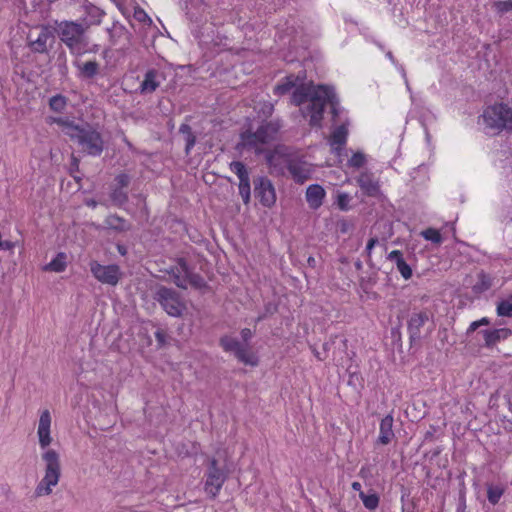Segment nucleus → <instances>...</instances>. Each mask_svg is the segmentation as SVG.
Instances as JSON below:
<instances>
[{
    "mask_svg": "<svg viewBox=\"0 0 512 512\" xmlns=\"http://www.w3.org/2000/svg\"><path fill=\"white\" fill-rule=\"evenodd\" d=\"M72 166L75 168V169H78V166H79V160L76 158V157H72Z\"/></svg>",
    "mask_w": 512,
    "mask_h": 512,
    "instance_id": "4d7b16f0",
    "label": "nucleus"
},
{
    "mask_svg": "<svg viewBox=\"0 0 512 512\" xmlns=\"http://www.w3.org/2000/svg\"><path fill=\"white\" fill-rule=\"evenodd\" d=\"M480 327L478 321H474L470 324L468 330H467V334L469 333H472L474 331H476L478 328Z\"/></svg>",
    "mask_w": 512,
    "mask_h": 512,
    "instance_id": "864d4df0",
    "label": "nucleus"
},
{
    "mask_svg": "<svg viewBox=\"0 0 512 512\" xmlns=\"http://www.w3.org/2000/svg\"><path fill=\"white\" fill-rule=\"evenodd\" d=\"M351 486H352L353 490L362 492L361 491V484L359 482H353Z\"/></svg>",
    "mask_w": 512,
    "mask_h": 512,
    "instance_id": "5fc2aeb1",
    "label": "nucleus"
},
{
    "mask_svg": "<svg viewBox=\"0 0 512 512\" xmlns=\"http://www.w3.org/2000/svg\"><path fill=\"white\" fill-rule=\"evenodd\" d=\"M15 244L11 241H2L1 249L3 250H11L13 249Z\"/></svg>",
    "mask_w": 512,
    "mask_h": 512,
    "instance_id": "603ef678",
    "label": "nucleus"
},
{
    "mask_svg": "<svg viewBox=\"0 0 512 512\" xmlns=\"http://www.w3.org/2000/svg\"><path fill=\"white\" fill-rule=\"evenodd\" d=\"M155 337H156V340L159 344L160 347L164 346L166 344V333L164 330L162 329H158L156 332H155Z\"/></svg>",
    "mask_w": 512,
    "mask_h": 512,
    "instance_id": "de8ad7c7",
    "label": "nucleus"
},
{
    "mask_svg": "<svg viewBox=\"0 0 512 512\" xmlns=\"http://www.w3.org/2000/svg\"><path fill=\"white\" fill-rule=\"evenodd\" d=\"M420 234L427 241H431L432 243L435 244L442 243V236L440 232L434 228H428L426 230H423Z\"/></svg>",
    "mask_w": 512,
    "mask_h": 512,
    "instance_id": "c756f323",
    "label": "nucleus"
},
{
    "mask_svg": "<svg viewBox=\"0 0 512 512\" xmlns=\"http://www.w3.org/2000/svg\"><path fill=\"white\" fill-rule=\"evenodd\" d=\"M494 8L499 14H504V13L512 10V0L495 2Z\"/></svg>",
    "mask_w": 512,
    "mask_h": 512,
    "instance_id": "ea45409f",
    "label": "nucleus"
},
{
    "mask_svg": "<svg viewBox=\"0 0 512 512\" xmlns=\"http://www.w3.org/2000/svg\"><path fill=\"white\" fill-rule=\"evenodd\" d=\"M511 222H512V217H511Z\"/></svg>",
    "mask_w": 512,
    "mask_h": 512,
    "instance_id": "0e129e2a",
    "label": "nucleus"
},
{
    "mask_svg": "<svg viewBox=\"0 0 512 512\" xmlns=\"http://www.w3.org/2000/svg\"><path fill=\"white\" fill-rule=\"evenodd\" d=\"M296 86V81L293 76L286 77L281 83L275 86L274 92L277 95H284Z\"/></svg>",
    "mask_w": 512,
    "mask_h": 512,
    "instance_id": "c85d7f7f",
    "label": "nucleus"
},
{
    "mask_svg": "<svg viewBox=\"0 0 512 512\" xmlns=\"http://www.w3.org/2000/svg\"><path fill=\"white\" fill-rule=\"evenodd\" d=\"M348 130L344 125L337 127L330 138L331 147L339 153L341 147L346 143Z\"/></svg>",
    "mask_w": 512,
    "mask_h": 512,
    "instance_id": "b1692460",
    "label": "nucleus"
},
{
    "mask_svg": "<svg viewBox=\"0 0 512 512\" xmlns=\"http://www.w3.org/2000/svg\"><path fill=\"white\" fill-rule=\"evenodd\" d=\"M110 42L112 45H119L122 49H126L131 44V33L121 24L114 23L108 29Z\"/></svg>",
    "mask_w": 512,
    "mask_h": 512,
    "instance_id": "ddd939ff",
    "label": "nucleus"
},
{
    "mask_svg": "<svg viewBox=\"0 0 512 512\" xmlns=\"http://www.w3.org/2000/svg\"><path fill=\"white\" fill-rule=\"evenodd\" d=\"M66 268V255L64 253H59L57 256L48 263L44 270L53 271V272H62Z\"/></svg>",
    "mask_w": 512,
    "mask_h": 512,
    "instance_id": "cd10ccee",
    "label": "nucleus"
},
{
    "mask_svg": "<svg viewBox=\"0 0 512 512\" xmlns=\"http://www.w3.org/2000/svg\"><path fill=\"white\" fill-rule=\"evenodd\" d=\"M230 169L234 172L239 178V194L245 204L250 202L251 197V189H250V179L249 173L246 166L240 161H233L230 164Z\"/></svg>",
    "mask_w": 512,
    "mask_h": 512,
    "instance_id": "f8f14e48",
    "label": "nucleus"
},
{
    "mask_svg": "<svg viewBox=\"0 0 512 512\" xmlns=\"http://www.w3.org/2000/svg\"><path fill=\"white\" fill-rule=\"evenodd\" d=\"M190 269L184 259H179L177 264L170 268L168 271L171 275L173 282L179 287L187 288V275Z\"/></svg>",
    "mask_w": 512,
    "mask_h": 512,
    "instance_id": "2eb2a0df",
    "label": "nucleus"
},
{
    "mask_svg": "<svg viewBox=\"0 0 512 512\" xmlns=\"http://www.w3.org/2000/svg\"><path fill=\"white\" fill-rule=\"evenodd\" d=\"M483 121L492 131H512V109L503 103L487 107L483 112Z\"/></svg>",
    "mask_w": 512,
    "mask_h": 512,
    "instance_id": "423d86ee",
    "label": "nucleus"
},
{
    "mask_svg": "<svg viewBox=\"0 0 512 512\" xmlns=\"http://www.w3.org/2000/svg\"><path fill=\"white\" fill-rule=\"evenodd\" d=\"M111 200L116 206H122L128 201V195L123 189L115 188L111 193Z\"/></svg>",
    "mask_w": 512,
    "mask_h": 512,
    "instance_id": "2f4dec72",
    "label": "nucleus"
},
{
    "mask_svg": "<svg viewBox=\"0 0 512 512\" xmlns=\"http://www.w3.org/2000/svg\"><path fill=\"white\" fill-rule=\"evenodd\" d=\"M496 312L500 317L512 318V302L508 300L500 301L497 304Z\"/></svg>",
    "mask_w": 512,
    "mask_h": 512,
    "instance_id": "7c9ffc66",
    "label": "nucleus"
},
{
    "mask_svg": "<svg viewBox=\"0 0 512 512\" xmlns=\"http://www.w3.org/2000/svg\"><path fill=\"white\" fill-rule=\"evenodd\" d=\"M88 205H90L92 207H95L96 206V202L95 201H91L90 203H88Z\"/></svg>",
    "mask_w": 512,
    "mask_h": 512,
    "instance_id": "052dcab7",
    "label": "nucleus"
},
{
    "mask_svg": "<svg viewBox=\"0 0 512 512\" xmlns=\"http://www.w3.org/2000/svg\"><path fill=\"white\" fill-rule=\"evenodd\" d=\"M366 163V156L362 152H356L352 155V157L348 160V165L354 168H361Z\"/></svg>",
    "mask_w": 512,
    "mask_h": 512,
    "instance_id": "e433bc0d",
    "label": "nucleus"
},
{
    "mask_svg": "<svg viewBox=\"0 0 512 512\" xmlns=\"http://www.w3.org/2000/svg\"><path fill=\"white\" fill-rule=\"evenodd\" d=\"M503 494V490L498 486H489L487 490V498L488 501L495 505L499 502L501 496Z\"/></svg>",
    "mask_w": 512,
    "mask_h": 512,
    "instance_id": "c9c22d12",
    "label": "nucleus"
},
{
    "mask_svg": "<svg viewBox=\"0 0 512 512\" xmlns=\"http://www.w3.org/2000/svg\"><path fill=\"white\" fill-rule=\"evenodd\" d=\"M397 269L404 279L408 280L412 277V269L406 262L401 263Z\"/></svg>",
    "mask_w": 512,
    "mask_h": 512,
    "instance_id": "c03bdc74",
    "label": "nucleus"
},
{
    "mask_svg": "<svg viewBox=\"0 0 512 512\" xmlns=\"http://www.w3.org/2000/svg\"><path fill=\"white\" fill-rule=\"evenodd\" d=\"M307 262H308V264H309L310 266H312V267H314V266H315V264H316L315 258H313V257H309V258H308V260H307Z\"/></svg>",
    "mask_w": 512,
    "mask_h": 512,
    "instance_id": "13d9d810",
    "label": "nucleus"
},
{
    "mask_svg": "<svg viewBox=\"0 0 512 512\" xmlns=\"http://www.w3.org/2000/svg\"><path fill=\"white\" fill-rule=\"evenodd\" d=\"M115 181L117 182V185L118 187L117 188H121L123 189L124 187H127L129 182H130V179L128 177V175L126 174H120L118 175L116 178H115Z\"/></svg>",
    "mask_w": 512,
    "mask_h": 512,
    "instance_id": "49530a36",
    "label": "nucleus"
},
{
    "mask_svg": "<svg viewBox=\"0 0 512 512\" xmlns=\"http://www.w3.org/2000/svg\"><path fill=\"white\" fill-rule=\"evenodd\" d=\"M179 132L184 137V140L186 143L185 152L188 155L196 143V137L193 134L191 127L188 124H181V126L179 128Z\"/></svg>",
    "mask_w": 512,
    "mask_h": 512,
    "instance_id": "bb28decb",
    "label": "nucleus"
},
{
    "mask_svg": "<svg viewBox=\"0 0 512 512\" xmlns=\"http://www.w3.org/2000/svg\"><path fill=\"white\" fill-rule=\"evenodd\" d=\"M479 277L481 278L483 289H488L491 286L490 280L486 275L483 273L479 274Z\"/></svg>",
    "mask_w": 512,
    "mask_h": 512,
    "instance_id": "8fccbe9b",
    "label": "nucleus"
},
{
    "mask_svg": "<svg viewBox=\"0 0 512 512\" xmlns=\"http://www.w3.org/2000/svg\"><path fill=\"white\" fill-rule=\"evenodd\" d=\"M105 225L109 229H113L119 232L126 231L130 228L127 221L117 215H109L105 219Z\"/></svg>",
    "mask_w": 512,
    "mask_h": 512,
    "instance_id": "393cba45",
    "label": "nucleus"
},
{
    "mask_svg": "<svg viewBox=\"0 0 512 512\" xmlns=\"http://www.w3.org/2000/svg\"><path fill=\"white\" fill-rule=\"evenodd\" d=\"M428 321V314L426 312L414 313L408 321V330L411 341L420 339V330L423 325Z\"/></svg>",
    "mask_w": 512,
    "mask_h": 512,
    "instance_id": "dca6fc26",
    "label": "nucleus"
},
{
    "mask_svg": "<svg viewBox=\"0 0 512 512\" xmlns=\"http://www.w3.org/2000/svg\"><path fill=\"white\" fill-rule=\"evenodd\" d=\"M66 105V98L62 95L53 96L49 101L50 108L55 112H62Z\"/></svg>",
    "mask_w": 512,
    "mask_h": 512,
    "instance_id": "72a5a7b5",
    "label": "nucleus"
},
{
    "mask_svg": "<svg viewBox=\"0 0 512 512\" xmlns=\"http://www.w3.org/2000/svg\"><path fill=\"white\" fill-rule=\"evenodd\" d=\"M288 170L296 182L303 183L310 177L311 170L307 163L292 160L288 164Z\"/></svg>",
    "mask_w": 512,
    "mask_h": 512,
    "instance_id": "a211bd4d",
    "label": "nucleus"
},
{
    "mask_svg": "<svg viewBox=\"0 0 512 512\" xmlns=\"http://www.w3.org/2000/svg\"><path fill=\"white\" fill-rule=\"evenodd\" d=\"M478 323H479L480 326H483V325H489L490 321H489L488 318L484 317V318L478 320Z\"/></svg>",
    "mask_w": 512,
    "mask_h": 512,
    "instance_id": "6e6d98bb",
    "label": "nucleus"
},
{
    "mask_svg": "<svg viewBox=\"0 0 512 512\" xmlns=\"http://www.w3.org/2000/svg\"><path fill=\"white\" fill-rule=\"evenodd\" d=\"M51 122L60 126L62 128L63 133L67 135L70 139H72L75 134V132L72 130H78L80 128V126L76 125L74 122L61 117L52 118Z\"/></svg>",
    "mask_w": 512,
    "mask_h": 512,
    "instance_id": "a878e982",
    "label": "nucleus"
},
{
    "mask_svg": "<svg viewBox=\"0 0 512 512\" xmlns=\"http://www.w3.org/2000/svg\"><path fill=\"white\" fill-rule=\"evenodd\" d=\"M389 260L395 262L396 264V267H400V264L401 263H405L406 261L404 260L403 258V254L401 251L399 250H393L391 251L389 254H388V257H387Z\"/></svg>",
    "mask_w": 512,
    "mask_h": 512,
    "instance_id": "79ce46f5",
    "label": "nucleus"
},
{
    "mask_svg": "<svg viewBox=\"0 0 512 512\" xmlns=\"http://www.w3.org/2000/svg\"><path fill=\"white\" fill-rule=\"evenodd\" d=\"M282 127L280 120H272L263 123L255 132L247 130L241 134L239 143L244 149L253 150L256 153L262 151V146L273 141Z\"/></svg>",
    "mask_w": 512,
    "mask_h": 512,
    "instance_id": "7ed1b4c3",
    "label": "nucleus"
},
{
    "mask_svg": "<svg viewBox=\"0 0 512 512\" xmlns=\"http://www.w3.org/2000/svg\"><path fill=\"white\" fill-rule=\"evenodd\" d=\"M336 226H337V230L339 232H341L342 234H346L353 229V224L346 219L339 220L337 222Z\"/></svg>",
    "mask_w": 512,
    "mask_h": 512,
    "instance_id": "37998d69",
    "label": "nucleus"
},
{
    "mask_svg": "<svg viewBox=\"0 0 512 512\" xmlns=\"http://www.w3.org/2000/svg\"><path fill=\"white\" fill-rule=\"evenodd\" d=\"M160 73L155 70L151 69L148 70L144 76V79L140 85V91L141 93L147 94L154 92L160 85Z\"/></svg>",
    "mask_w": 512,
    "mask_h": 512,
    "instance_id": "4be33fe9",
    "label": "nucleus"
},
{
    "mask_svg": "<svg viewBox=\"0 0 512 512\" xmlns=\"http://www.w3.org/2000/svg\"><path fill=\"white\" fill-rule=\"evenodd\" d=\"M154 298L170 316L180 317L186 310L185 303L173 289L160 286L157 288Z\"/></svg>",
    "mask_w": 512,
    "mask_h": 512,
    "instance_id": "0eeeda50",
    "label": "nucleus"
},
{
    "mask_svg": "<svg viewBox=\"0 0 512 512\" xmlns=\"http://www.w3.org/2000/svg\"><path fill=\"white\" fill-rule=\"evenodd\" d=\"M325 197V190L317 184L310 185L306 190V200L311 209H318Z\"/></svg>",
    "mask_w": 512,
    "mask_h": 512,
    "instance_id": "412c9836",
    "label": "nucleus"
},
{
    "mask_svg": "<svg viewBox=\"0 0 512 512\" xmlns=\"http://www.w3.org/2000/svg\"><path fill=\"white\" fill-rule=\"evenodd\" d=\"M90 271L101 283L115 286L121 279V271L118 265H101L97 261L90 262Z\"/></svg>",
    "mask_w": 512,
    "mask_h": 512,
    "instance_id": "9d476101",
    "label": "nucleus"
},
{
    "mask_svg": "<svg viewBox=\"0 0 512 512\" xmlns=\"http://www.w3.org/2000/svg\"><path fill=\"white\" fill-rule=\"evenodd\" d=\"M51 38V33L48 29L42 28L37 37L34 39L33 35L30 34L29 39V45L32 49V51L37 53H44L47 51V42Z\"/></svg>",
    "mask_w": 512,
    "mask_h": 512,
    "instance_id": "aec40b11",
    "label": "nucleus"
},
{
    "mask_svg": "<svg viewBox=\"0 0 512 512\" xmlns=\"http://www.w3.org/2000/svg\"><path fill=\"white\" fill-rule=\"evenodd\" d=\"M191 285L196 289H202L205 287V280L198 274L189 271L187 275V286Z\"/></svg>",
    "mask_w": 512,
    "mask_h": 512,
    "instance_id": "f704fd0d",
    "label": "nucleus"
},
{
    "mask_svg": "<svg viewBox=\"0 0 512 512\" xmlns=\"http://www.w3.org/2000/svg\"><path fill=\"white\" fill-rule=\"evenodd\" d=\"M87 23L74 21H62L57 23L56 32L63 43L72 51H79L86 44L85 33L88 30Z\"/></svg>",
    "mask_w": 512,
    "mask_h": 512,
    "instance_id": "20e7f679",
    "label": "nucleus"
},
{
    "mask_svg": "<svg viewBox=\"0 0 512 512\" xmlns=\"http://www.w3.org/2000/svg\"><path fill=\"white\" fill-rule=\"evenodd\" d=\"M75 66L78 70V76L81 79H93L99 74L100 64L95 60H89L85 62L77 61Z\"/></svg>",
    "mask_w": 512,
    "mask_h": 512,
    "instance_id": "6ab92c4d",
    "label": "nucleus"
},
{
    "mask_svg": "<svg viewBox=\"0 0 512 512\" xmlns=\"http://www.w3.org/2000/svg\"><path fill=\"white\" fill-rule=\"evenodd\" d=\"M457 512H463V511H461V510H459V509H458V511H457Z\"/></svg>",
    "mask_w": 512,
    "mask_h": 512,
    "instance_id": "e2e57ef3",
    "label": "nucleus"
},
{
    "mask_svg": "<svg viewBox=\"0 0 512 512\" xmlns=\"http://www.w3.org/2000/svg\"><path fill=\"white\" fill-rule=\"evenodd\" d=\"M377 243H378V239L376 237L369 239L367 246H366V252H367L368 256L371 255V251Z\"/></svg>",
    "mask_w": 512,
    "mask_h": 512,
    "instance_id": "09e8293b",
    "label": "nucleus"
},
{
    "mask_svg": "<svg viewBox=\"0 0 512 512\" xmlns=\"http://www.w3.org/2000/svg\"><path fill=\"white\" fill-rule=\"evenodd\" d=\"M357 184L368 196L375 197L380 193L379 183L371 172H362L357 178Z\"/></svg>",
    "mask_w": 512,
    "mask_h": 512,
    "instance_id": "4468645a",
    "label": "nucleus"
},
{
    "mask_svg": "<svg viewBox=\"0 0 512 512\" xmlns=\"http://www.w3.org/2000/svg\"><path fill=\"white\" fill-rule=\"evenodd\" d=\"M51 423L52 418L49 410H43L38 421L37 436L39 445L44 450L41 458L44 462L45 474L35 488V495L37 497L50 495L53 487L57 486L61 476L60 455L56 450L48 448L53 441Z\"/></svg>",
    "mask_w": 512,
    "mask_h": 512,
    "instance_id": "f257e3e1",
    "label": "nucleus"
},
{
    "mask_svg": "<svg viewBox=\"0 0 512 512\" xmlns=\"http://www.w3.org/2000/svg\"><path fill=\"white\" fill-rule=\"evenodd\" d=\"M336 95L333 89L326 85L302 84L293 92L292 103L301 106L304 117H309L311 126L320 127L325 107L330 104L333 112L337 104Z\"/></svg>",
    "mask_w": 512,
    "mask_h": 512,
    "instance_id": "f03ea898",
    "label": "nucleus"
},
{
    "mask_svg": "<svg viewBox=\"0 0 512 512\" xmlns=\"http://www.w3.org/2000/svg\"><path fill=\"white\" fill-rule=\"evenodd\" d=\"M359 496L367 509L373 510L378 507L379 498L376 494L366 495L364 492H360Z\"/></svg>",
    "mask_w": 512,
    "mask_h": 512,
    "instance_id": "473e14b6",
    "label": "nucleus"
},
{
    "mask_svg": "<svg viewBox=\"0 0 512 512\" xmlns=\"http://www.w3.org/2000/svg\"><path fill=\"white\" fill-rule=\"evenodd\" d=\"M75 132L72 141L76 142L81 151L90 156H99L104 150V140L101 133L93 126L86 124L80 126Z\"/></svg>",
    "mask_w": 512,
    "mask_h": 512,
    "instance_id": "39448f33",
    "label": "nucleus"
},
{
    "mask_svg": "<svg viewBox=\"0 0 512 512\" xmlns=\"http://www.w3.org/2000/svg\"><path fill=\"white\" fill-rule=\"evenodd\" d=\"M393 422L394 420L391 415H387L381 420L379 436L377 439L378 444L388 445L392 441L395 436L393 431Z\"/></svg>",
    "mask_w": 512,
    "mask_h": 512,
    "instance_id": "f3484780",
    "label": "nucleus"
},
{
    "mask_svg": "<svg viewBox=\"0 0 512 512\" xmlns=\"http://www.w3.org/2000/svg\"><path fill=\"white\" fill-rule=\"evenodd\" d=\"M482 333L487 347L494 346L496 343L508 338L512 334L511 330L507 328L495 329L492 331L484 330Z\"/></svg>",
    "mask_w": 512,
    "mask_h": 512,
    "instance_id": "5701e85b",
    "label": "nucleus"
},
{
    "mask_svg": "<svg viewBox=\"0 0 512 512\" xmlns=\"http://www.w3.org/2000/svg\"><path fill=\"white\" fill-rule=\"evenodd\" d=\"M241 336H242V339L247 342L251 337H252V331L248 328H244L242 331H241Z\"/></svg>",
    "mask_w": 512,
    "mask_h": 512,
    "instance_id": "3c124183",
    "label": "nucleus"
},
{
    "mask_svg": "<svg viewBox=\"0 0 512 512\" xmlns=\"http://www.w3.org/2000/svg\"><path fill=\"white\" fill-rule=\"evenodd\" d=\"M350 201H351V197L347 193H339L337 196V205H338L339 209L342 211L349 210Z\"/></svg>",
    "mask_w": 512,
    "mask_h": 512,
    "instance_id": "4c0bfd02",
    "label": "nucleus"
},
{
    "mask_svg": "<svg viewBox=\"0 0 512 512\" xmlns=\"http://www.w3.org/2000/svg\"><path fill=\"white\" fill-rule=\"evenodd\" d=\"M134 18L139 22L145 23L147 21V22L151 23V19L149 18V16L146 14V12L143 9H140V8L135 10Z\"/></svg>",
    "mask_w": 512,
    "mask_h": 512,
    "instance_id": "a18cd8bd",
    "label": "nucleus"
},
{
    "mask_svg": "<svg viewBox=\"0 0 512 512\" xmlns=\"http://www.w3.org/2000/svg\"><path fill=\"white\" fill-rule=\"evenodd\" d=\"M256 109H257V113L260 116L268 118L272 115V113L274 111V106L270 102H263L260 104V107L256 108Z\"/></svg>",
    "mask_w": 512,
    "mask_h": 512,
    "instance_id": "58836bf2",
    "label": "nucleus"
},
{
    "mask_svg": "<svg viewBox=\"0 0 512 512\" xmlns=\"http://www.w3.org/2000/svg\"><path fill=\"white\" fill-rule=\"evenodd\" d=\"M206 477L205 491L212 498H215L227 479V472L218 466L216 459H212Z\"/></svg>",
    "mask_w": 512,
    "mask_h": 512,
    "instance_id": "6e6552de",
    "label": "nucleus"
},
{
    "mask_svg": "<svg viewBox=\"0 0 512 512\" xmlns=\"http://www.w3.org/2000/svg\"><path fill=\"white\" fill-rule=\"evenodd\" d=\"M254 194L265 207H271L276 202L275 189L268 178L259 177L254 180Z\"/></svg>",
    "mask_w": 512,
    "mask_h": 512,
    "instance_id": "9b49d317",
    "label": "nucleus"
},
{
    "mask_svg": "<svg viewBox=\"0 0 512 512\" xmlns=\"http://www.w3.org/2000/svg\"><path fill=\"white\" fill-rule=\"evenodd\" d=\"M389 260L395 262L396 264V267H400V264L401 263H405L406 261L404 260L403 258V254L401 251L399 250H393L391 251L389 254H388V257H387Z\"/></svg>",
    "mask_w": 512,
    "mask_h": 512,
    "instance_id": "a19ab883",
    "label": "nucleus"
},
{
    "mask_svg": "<svg viewBox=\"0 0 512 512\" xmlns=\"http://www.w3.org/2000/svg\"><path fill=\"white\" fill-rule=\"evenodd\" d=\"M220 345L226 352L234 353V355L240 362L251 366L257 365V358L255 357V355L251 353L237 339L229 336H224L220 339Z\"/></svg>",
    "mask_w": 512,
    "mask_h": 512,
    "instance_id": "1a4fd4ad",
    "label": "nucleus"
},
{
    "mask_svg": "<svg viewBox=\"0 0 512 512\" xmlns=\"http://www.w3.org/2000/svg\"><path fill=\"white\" fill-rule=\"evenodd\" d=\"M387 57H388L390 60H392V61L394 60L393 55H392V53H391V52H388V53H387Z\"/></svg>",
    "mask_w": 512,
    "mask_h": 512,
    "instance_id": "bf43d9fd",
    "label": "nucleus"
},
{
    "mask_svg": "<svg viewBox=\"0 0 512 512\" xmlns=\"http://www.w3.org/2000/svg\"><path fill=\"white\" fill-rule=\"evenodd\" d=\"M508 301L512 302V294L510 295Z\"/></svg>",
    "mask_w": 512,
    "mask_h": 512,
    "instance_id": "680f3d73",
    "label": "nucleus"
}]
</instances>
